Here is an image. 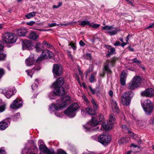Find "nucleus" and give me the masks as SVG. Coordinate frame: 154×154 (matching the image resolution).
<instances>
[{
    "instance_id": "1",
    "label": "nucleus",
    "mask_w": 154,
    "mask_h": 154,
    "mask_svg": "<svg viewBox=\"0 0 154 154\" xmlns=\"http://www.w3.org/2000/svg\"><path fill=\"white\" fill-rule=\"evenodd\" d=\"M63 83V79L60 77L53 83L52 87L54 88V90L48 94V97L50 99H54L57 95L60 96L64 95L65 92L64 88L61 87Z\"/></svg>"
},
{
    "instance_id": "2",
    "label": "nucleus",
    "mask_w": 154,
    "mask_h": 154,
    "mask_svg": "<svg viewBox=\"0 0 154 154\" xmlns=\"http://www.w3.org/2000/svg\"><path fill=\"white\" fill-rule=\"evenodd\" d=\"M104 120V116L101 114H99L94 117H92L91 121L83 126L86 131L90 130L92 127L96 126L102 122Z\"/></svg>"
},
{
    "instance_id": "3",
    "label": "nucleus",
    "mask_w": 154,
    "mask_h": 154,
    "mask_svg": "<svg viewBox=\"0 0 154 154\" xmlns=\"http://www.w3.org/2000/svg\"><path fill=\"white\" fill-rule=\"evenodd\" d=\"M70 100V97L69 96L63 97L61 99L58 100L57 101L56 104L57 109L59 110L63 109L68 105Z\"/></svg>"
},
{
    "instance_id": "4",
    "label": "nucleus",
    "mask_w": 154,
    "mask_h": 154,
    "mask_svg": "<svg viewBox=\"0 0 154 154\" xmlns=\"http://www.w3.org/2000/svg\"><path fill=\"white\" fill-rule=\"evenodd\" d=\"M79 107V106L77 103H74L65 110L64 113L65 114L70 118L73 117L75 116L76 111Z\"/></svg>"
},
{
    "instance_id": "5",
    "label": "nucleus",
    "mask_w": 154,
    "mask_h": 154,
    "mask_svg": "<svg viewBox=\"0 0 154 154\" xmlns=\"http://www.w3.org/2000/svg\"><path fill=\"white\" fill-rule=\"evenodd\" d=\"M133 96L134 93L131 91H127L123 94L121 98L122 104L125 106L129 105Z\"/></svg>"
},
{
    "instance_id": "6",
    "label": "nucleus",
    "mask_w": 154,
    "mask_h": 154,
    "mask_svg": "<svg viewBox=\"0 0 154 154\" xmlns=\"http://www.w3.org/2000/svg\"><path fill=\"white\" fill-rule=\"evenodd\" d=\"M17 39V36L11 33H6L2 36V39L6 43H13L16 42Z\"/></svg>"
},
{
    "instance_id": "7",
    "label": "nucleus",
    "mask_w": 154,
    "mask_h": 154,
    "mask_svg": "<svg viewBox=\"0 0 154 154\" xmlns=\"http://www.w3.org/2000/svg\"><path fill=\"white\" fill-rule=\"evenodd\" d=\"M141 78L140 76H137L134 77L132 80L128 84V88L134 90L138 87L140 85Z\"/></svg>"
},
{
    "instance_id": "8",
    "label": "nucleus",
    "mask_w": 154,
    "mask_h": 154,
    "mask_svg": "<svg viewBox=\"0 0 154 154\" xmlns=\"http://www.w3.org/2000/svg\"><path fill=\"white\" fill-rule=\"evenodd\" d=\"M117 60V58L113 57L111 59V60H107L106 63L104 64L103 69L107 72V74H110L112 73V71L109 69V65L110 66L113 67L115 63V62Z\"/></svg>"
},
{
    "instance_id": "9",
    "label": "nucleus",
    "mask_w": 154,
    "mask_h": 154,
    "mask_svg": "<svg viewBox=\"0 0 154 154\" xmlns=\"http://www.w3.org/2000/svg\"><path fill=\"white\" fill-rule=\"evenodd\" d=\"M53 53L48 50H45L42 51V54L36 60L37 61H41L43 60L52 57Z\"/></svg>"
},
{
    "instance_id": "10",
    "label": "nucleus",
    "mask_w": 154,
    "mask_h": 154,
    "mask_svg": "<svg viewBox=\"0 0 154 154\" xmlns=\"http://www.w3.org/2000/svg\"><path fill=\"white\" fill-rule=\"evenodd\" d=\"M91 102L93 105L94 109H92L91 107H88L85 109V111L89 115L92 116L96 114V111L97 108V105L94 99H92Z\"/></svg>"
},
{
    "instance_id": "11",
    "label": "nucleus",
    "mask_w": 154,
    "mask_h": 154,
    "mask_svg": "<svg viewBox=\"0 0 154 154\" xmlns=\"http://www.w3.org/2000/svg\"><path fill=\"white\" fill-rule=\"evenodd\" d=\"M111 140L110 136L102 134L100 135L98 137V141L102 144L106 145L108 144Z\"/></svg>"
},
{
    "instance_id": "12",
    "label": "nucleus",
    "mask_w": 154,
    "mask_h": 154,
    "mask_svg": "<svg viewBox=\"0 0 154 154\" xmlns=\"http://www.w3.org/2000/svg\"><path fill=\"white\" fill-rule=\"evenodd\" d=\"M103 30H108V33L110 35L116 34L118 32L120 31V29L115 28L112 26H106L102 28Z\"/></svg>"
},
{
    "instance_id": "13",
    "label": "nucleus",
    "mask_w": 154,
    "mask_h": 154,
    "mask_svg": "<svg viewBox=\"0 0 154 154\" xmlns=\"http://www.w3.org/2000/svg\"><path fill=\"white\" fill-rule=\"evenodd\" d=\"M16 92L15 89L14 88L12 89L6 88L2 90V93L8 98H10Z\"/></svg>"
},
{
    "instance_id": "14",
    "label": "nucleus",
    "mask_w": 154,
    "mask_h": 154,
    "mask_svg": "<svg viewBox=\"0 0 154 154\" xmlns=\"http://www.w3.org/2000/svg\"><path fill=\"white\" fill-rule=\"evenodd\" d=\"M52 70L54 74L59 76L62 74V68L60 65L55 64L53 66Z\"/></svg>"
},
{
    "instance_id": "15",
    "label": "nucleus",
    "mask_w": 154,
    "mask_h": 154,
    "mask_svg": "<svg viewBox=\"0 0 154 154\" xmlns=\"http://www.w3.org/2000/svg\"><path fill=\"white\" fill-rule=\"evenodd\" d=\"M23 102L19 99L17 98L14 100L10 105V107L12 109H17L23 106Z\"/></svg>"
},
{
    "instance_id": "16",
    "label": "nucleus",
    "mask_w": 154,
    "mask_h": 154,
    "mask_svg": "<svg viewBox=\"0 0 154 154\" xmlns=\"http://www.w3.org/2000/svg\"><path fill=\"white\" fill-rule=\"evenodd\" d=\"M141 95L149 97H153L154 96V90L152 88L147 89L141 92Z\"/></svg>"
},
{
    "instance_id": "17",
    "label": "nucleus",
    "mask_w": 154,
    "mask_h": 154,
    "mask_svg": "<svg viewBox=\"0 0 154 154\" xmlns=\"http://www.w3.org/2000/svg\"><path fill=\"white\" fill-rule=\"evenodd\" d=\"M39 148L40 151L46 154H55L53 149H48L45 145L41 144L39 146Z\"/></svg>"
},
{
    "instance_id": "18",
    "label": "nucleus",
    "mask_w": 154,
    "mask_h": 154,
    "mask_svg": "<svg viewBox=\"0 0 154 154\" xmlns=\"http://www.w3.org/2000/svg\"><path fill=\"white\" fill-rule=\"evenodd\" d=\"M35 62L36 61L34 59L33 54H31L29 57L27 58L25 60L26 64L28 66L34 64Z\"/></svg>"
},
{
    "instance_id": "19",
    "label": "nucleus",
    "mask_w": 154,
    "mask_h": 154,
    "mask_svg": "<svg viewBox=\"0 0 154 154\" xmlns=\"http://www.w3.org/2000/svg\"><path fill=\"white\" fill-rule=\"evenodd\" d=\"M22 45L23 49H30L32 48V44L31 41L25 40L23 42Z\"/></svg>"
},
{
    "instance_id": "20",
    "label": "nucleus",
    "mask_w": 154,
    "mask_h": 154,
    "mask_svg": "<svg viewBox=\"0 0 154 154\" xmlns=\"http://www.w3.org/2000/svg\"><path fill=\"white\" fill-rule=\"evenodd\" d=\"M112 111L114 112L118 113L119 112L120 110L116 101H113L112 102Z\"/></svg>"
},
{
    "instance_id": "21",
    "label": "nucleus",
    "mask_w": 154,
    "mask_h": 154,
    "mask_svg": "<svg viewBox=\"0 0 154 154\" xmlns=\"http://www.w3.org/2000/svg\"><path fill=\"white\" fill-rule=\"evenodd\" d=\"M113 125V124H112L111 123L108 122L106 123L105 122L103 123L101 126L105 131H107L112 129Z\"/></svg>"
},
{
    "instance_id": "22",
    "label": "nucleus",
    "mask_w": 154,
    "mask_h": 154,
    "mask_svg": "<svg viewBox=\"0 0 154 154\" xmlns=\"http://www.w3.org/2000/svg\"><path fill=\"white\" fill-rule=\"evenodd\" d=\"M146 114V115H150L152 112L153 109V105H151L148 107L143 108Z\"/></svg>"
},
{
    "instance_id": "23",
    "label": "nucleus",
    "mask_w": 154,
    "mask_h": 154,
    "mask_svg": "<svg viewBox=\"0 0 154 154\" xmlns=\"http://www.w3.org/2000/svg\"><path fill=\"white\" fill-rule=\"evenodd\" d=\"M35 48L36 51L38 52H41L43 51L44 48L42 45L39 42H37L36 43Z\"/></svg>"
},
{
    "instance_id": "24",
    "label": "nucleus",
    "mask_w": 154,
    "mask_h": 154,
    "mask_svg": "<svg viewBox=\"0 0 154 154\" xmlns=\"http://www.w3.org/2000/svg\"><path fill=\"white\" fill-rule=\"evenodd\" d=\"M26 32L25 29H19L16 31V33L19 36H24Z\"/></svg>"
},
{
    "instance_id": "25",
    "label": "nucleus",
    "mask_w": 154,
    "mask_h": 154,
    "mask_svg": "<svg viewBox=\"0 0 154 154\" xmlns=\"http://www.w3.org/2000/svg\"><path fill=\"white\" fill-rule=\"evenodd\" d=\"M2 121L0 122V130H4L8 127V123L6 122Z\"/></svg>"
},
{
    "instance_id": "26",
    "label": "nucleus",
    "mask_w": 154,
    "mask_h": 154,
    "mask_svg": "<svg viewBox=\"0 0 154 154\" xmlns=\"http://www.w3.org/2000/svg\"><path fill=\"white\" fill-rule=\"evenodd\" d=\"M141 105L143 108L146 107H148L150 105L152 104L149 100L147 99L145 100L143 103H142Z\"/></svg>"
},
{
    "instance_id": "27",
    "label": "nucleus",
    "mask_w": 154,
    "mask_h": 154,
    "mask_svg": "<svg viewBox=\"0 0 154 154\" xmlns=\"http://www.w3.org/2000/svg\"><path fill=\"white\" fill-rule=\"evenodd\" d=\"M38 36V35L34 32H31L29 36V38L33 40H36Z\"/></svg>"
},
{
    "instance_id": "28",
    "label": "nucleus",
    "mask_w": 154,
    "mask_h": 154,
    "mask_svg": "<svg viewBox=\"0 0 154 154\" xmlns=\"http://www.w3.org/2000/svg\"><path fill=\"white\" fill-rule=\"evenodd\" d=\"M109 123H111L112 124H114L116 122V118L114 115L112 114H111L109 115V119L108 122Z\"/></svg>"
},
{
    "instance_id": "29",
    "label": "nucleus",
    "mask_w": 154,
    "mask_h": 154,
    "mask_svg": "<svg viewBox=\"0 0 154 154\" xmlns=\"http://www.w3.org/2000/svg\"><path fill=\"white\" fill-rule=\"evenodd\" d=\"M122 128L123 130L125 131L126 133H130L131 135H134V136L133 137L134 138H135L133 133L130 131H129L128 128L127 127L126 125H123L122 126Z\"/></svg>"
},
{
    "instance_id": "30",
    "label": "nucleus",
    "mask_w": 154,
    "mask_h": 154,
    "mask_svg": "<svg viewBox=\"0 0 154 154\" xmlns=\"http://www.w3.org/2000/svg\"><path fill=\"white\" fill-rule=\"evenodd\" d=\"M79 24L83 26L85 25H88L89 26H91L90 22L88 20L82 21Z\"/></svg>"
},
{
    "instance_id": "31",
    "label": "nucleus",
    "mask_w": 154,
    "mask_h": 154,
    "mask_svg": "<svg viewBox=\"0 0 154 154\" xmlns=\"http://www.w3.org/2000/svg\"><path fill=\"white\" fill-rule=\"evenodd\" d=\"M36 13V12L33 11L26 14L25 17L27 19H30L35 16Z\"/></svg>"
},
{
    "instance_id": "32",
    "label": "nucleus",
    "mask_w": 154,
    "mask_h": 154,
    "mask_svg": "<svg viewBox=\"0 0 154 154\" xmlns=\"http://www.w3.org/2000/svg\"><path fill=\"white\" fill-rule=\"evenodd\" d=\"M128 138L127 137H122L121 139L118 140V142L119 144H122L126 143L128 140Z\"/></svg>"
},
{
    "instance_id": "33",
    "label": "nucleus",
    "mask_w": 154,
    "mask_h": 154,
    "mask_svg": "<svg viewBox=\"0 0 154 154\" xmlns=\"http://www.w3.org/2000/svg\"><path fill=\"white\" fill-rule=\"evenodd\" d=\"M56 104H52L50 106L49 108V110L52 112L55 110H59L57 109Z\"/></svg>"
},
{
    "instance_id": "34",
    "label": "nucleus",
    "mask_w": 154,
    "mask_h": 154,
    "mask_svg": "<svg viewBox=\"0 0 154 154\" xmlns=\"http://www.w3.org/2000/svg\"><path fill=\"white\" fill-rule=\"evenodd\" d=\"M6 57V54L2 52H0V61L4 60Z\"/></svg>"
},
{
    "instance_id": "35",
    "label": "nucleus",
    "mask_w": 154,
    "mask_h": 154,
    "mask_svg": "<svg viewBox=\"0 0 154 154\" xmlns=\"http://www.w3.org/2000/svg\"><path fill=\"white\" fill-rule=\"evenodd\" d=\"M96 73L92 74L91 75L90 78V81L91 82H93L95 80V76L96 75Z\"/></svg>"
},
{
    "instance_id": "36",
    "label": "nucleus",
    "mask_w": 154,
    "mask_h": 154,
    "mask_svg": "<svg viewBox=\"0 0 154 154\" xmlns=\"http://www.w3.org/2000/svg\"><path fill=\"white\" fill-rule=\"evenodd\" d=\"M20 113L19 112L17 113L15 115L12 117V119L14 121H16L19 118Z\"/></svg>"
},
{
    "instance_id": "37",
    "label": "nucleus",
    "mask_w": 154,
    "mask_h": 154,
    "mask_svg": "<svg viewBox=\"0 0 154 154\" xmlns=\"http://www.w3.org/2000/svg\"><path fill=\"white\" fill-rule=\"evenodd\" d=\"M127 74L125 71H123L122 73L121 78L126 79Z\"/></svg>"
},
{
    "instance_id": "38",
    "label": "nucleus",
    "mask_w": 154,
    "mask_h": 154,
    "mask_svg": "<svg viewBox=\"0 0 154 154\" xmlns=\"http://www.w3.org/2000/svg\"><path fill=\"white\" fill-rule=\"evenodd\" d=\"M69 45L71 46L73 50H75L76 49V44L73 43V42H71Z\"/></svg>"
},
{
    "instance_id": "39",
    "label": "nucleus",
    "mask_w": 154,
    "mask_h": 154,
    "mask_svg": "<svg viewBox=\"0 0 154 154\" xmlns=\"http://www.w3.org/2000/svg\"><path fill=\"white\" fill-rule=\"evenodd\" d=\"M93 22L91 23V26H90L92 27L93 28H98L99 26H100V25L97 24H93Z\"/></svg>"
},
{
    "instance_id": "40",
    "label": "nucleus",
    "mask_w": 154,
    "mask_h": 154,
    "mask_svg": "<svg viewBox=\"0 0 154 154\" xmlns=\"http://www.w3.org/2000/svg\"><path fill=\"white\" fill-rule=\"evenodd\" d=\"M131 61L133 63H137L138 64H140L141 63V61L138 60L137 59V58H134V59L131 60Z\"/></svg>"
},
{
    "instance_id": "41",
    "label": "nucleus",
    "mask_w": 154,
    "mask_h": 154,
    "mask_svg": "<svg viewBox=\"0 0 154 154\" xmlns=\"http://www.w3.org/2000/svg\"><path fill=\"white\" fill-rule=\"evenodd\" d=\"M115 49L113 48H111L108 51V52L110 54H113L114 53Z\"/></svg>"
},
{
    "instance_id": "42",
    "label": "nucleus",
    "mask_w": 154,
    "mask_h": 154,
    "mask_svg": "<svg viewBox=\"0 0 154 154\" xmlns=\"http://www.w3.org/2000/svg\"><path fill=\"white\" fill-rule=\"evenodd\" d=\"M26 72L27 73V74L29 76H30L31 78L32 77V75L33 73L32 70H26Z\"/></svg>"
},
{
    "instance_id": "43",
    "label": "nucleus",
    "mask_w": 154,
    "mask_h": 154,
    "mask_svg": "<svg viewBox=\"0 0 154 154\" xmlns=\"http://www.w3.org/2000/svg\"><path fill=\"white\" fill-rule=\"evenodd\" d=\"M57 154H67L66 152L61 149H59L57 150Z\"/></svg>"
},
{
    "instance_id": "44",
    "label": "nucleus",
    "mask_w": 154,
    "mask_h": 154,
    "mask_svg": "<svg viewBox=\"0 0 154 154\" xmlns=\"http://www.w3.org/2000/svg\"><path fill=\"white\" fill-rule=\"evenodd\" d=\"M5 105L3 104L0 106V112H2L5 110Z\"/></svg>"
},
{
    "instance_id": "45",
    "label": "nucleus",
    "mask_w": 154,
    "mask_h": 154,
    "mask_svg": "<svg viewBox=\"0 0 154 154\" xmlns=\"http://www.w3.org/2000/svg\"><path fill=\"white\" fill-rule=\"evenodd\" d=\"M126 79L121 78L120 82L121 85L123 86H124L126 84Z\"/></svg>"
},
{
    "instance_id": "46",
    "label": "nucleus",
    "mask_w": 154,
    "mask_h": 154,
    "mask_svg": "<svg viewBox=\"0 0 154 154\" xmlns=\"http://www.w3.org/2000/svg\"><path fill=\"white\" fill-rule=\"evenodd\" d=\"M37 88V85L36 83H34L32 85V90H36Z\"/></svg>"
},
{
    "instance_id": "47",
    "label": "nucleus",
    "mask_w": 154,
    "mask_h": 154,
    "mask_svg": "<svg viewBox=\"0 0 154 154\" xmlns=\"http://www.w3.org/2000/svg\"><path fill=\"white\" fill-rule=\"evenodd\" d=\"M4 47V44L2 42H0V51L2 50Z\"/></svg>"
},
{
    "instance_id": "48",
    "label": "nucleus",
    "mask_w": 154,
    "mask_h": 154,
    "mask_svg": "<svg viewBox=\"0 0 154 154\" xmlns=\"http://www.w3.org/2000/svg\"><path fill=\"white\" fill-rule=\"evenodd\" d=\"M82 99L84 100H85L87 103H88L89 102L88 99L85 95H83L82 96Z\"/></svg>"
},
{
    "instance_id": "49",
    "label": "nucleus",
    "mask_w": 154,
    "mask_h": 154,
    "mask_svg": "<svg viewBox=\"0 0 154 154\" xmlns=\"http://www.w3.org/2000/svg\"><path fill=\"white\" fill-rule=\"evenodd\" d=\"M4 74V70L0 68V79L2 78Z\"/></svg>"
},
{
    "instance_id": "50",
    "label": "nucleus",
    "mask_w": 154,
    "mask_h": 154,
    "mask_svg": "<svg viewBox=\"0 0 154 154\" xmlns=\"http://www.w3.org/2000/svg\"><path fill=\"white\" fill-rule=\"evenodd\" d=\"M0 154H6V152L2 148H0Z\"/></svg>"
},
{
    "instance_id": "51",
    "label": "nucleus",
    "mask_w": 154,
    "mask_h": 154,
    "mask_svg": "<svg viewBox=\"0 0 154 154\" xmlns=\"http://www.w3.org/2000/svg\"><path fill=\"white\" fill-rule=\"evenodd\" d=\"M72 23V22H69L66 23H61L60 24V26H66L71 25Z\"/></svg>"
},
{
    "instance_id": "52",
    "label": "nucleus",
    "mask_w": 154,
    "mask_h": 154,
    "mask_svg": "<svg viewBox=\"0 0 154 154\" xmlns=\"http://www.w3.org/2000/svg\"><path fill=\"white\" fill-rule=\"evenodd\" d=\"M35 23V22L34 21H31L29 22H27L26 24L29 26H32L33 24Z\"/></svg>"
},
{
    "instance_id": "53",
    "label": "nucleus",
    "mask_w": 154,
    "mask_h": 154,
    "mask_svg": "<svg viewBox=\"0 0 154 154\" xmlns=\"http://www.w3.org/2000/svg\"><path fill=\"white\" fill-rule=\"evenodd\" d=\"M89 89L93 94H95V90L92 88V87L91 86L89 87Z\"/></svg>"
},
{
    "instance_id": "54",
    "label": "nucleus",
    "mask_w": 154,
    "mask_h": 154,
    "mask_svg": "<svg viewBox=\"0 0 154 154\" xmlns=\"http://www.w3.org/2000/svg\"><path fill=\"white\" fill-rule=\"evenodd\" d=\"M48 25L50 27H51L56 26V23H49L48 24Z\"/></svg>"
},
{
    "instance_id": "55",
    "label": "nucleus",
    "mask_w": 154,
    "mask_h": 154,
    "mask_svg": "<svg viewBox=\"0 0 154 154\" xmlns=\"http://www.w3.org/2000/svg\"><path fill=\"white\" fill-rule=\"evenodd\" d=\"M86 57L88 59L91 60V56L90 54H87Z\"/></svg>"
},
{
    "instance_id": "56",
    "label": "nucleus",
    "mask_w": 154,
    "mask_h": 154,
    "mask_svg": "<svg viewBox=\"0 0 154 154\" xmlns=\"http://www.w3.org/2000/svg\"><path fill=\"white\" fill-rule=\"evenodd\" d=\"M79 44L81 46H84L85 45V43L82 40H81L79 42Z\"/></svg>"
},
{
    "instance_id": "57",
    "label": "nucleus",
    "mask_w": 154,
    "mask_h": 154,
    "mask_svg": "<svg viewBox=\"0 0 154 154\" xmlns=\"http://www.w3.org/2000/svg\"><path fill=\"white\" fill-rule=\"evenodd\" d=\"M67 54H68V56L70 57V58L72 60H73V57H72V55L71 54V53L70 52H68V53H67Z\"/></svg>"
},
{
    "instance_id": "58",
    "label": "nucleus",
    "mask_w": 154,
    "mask_h": 154,
    "mask_svg": "<svg viewBox=\"0 0 154 154\" xmlns=\"http://www.w3.org/2000/svg\"><path fill=\"white\" fill-rule=\"evenodd\" d=\"M154 27V23H152L149 25L147 27V28H152L153 27Z\"/></svg>"
},
{
    "instance_id": "59",
    "label": "nucleus",
    "mask_w": 154,
    "mask_h": 154,
    "mask_svg": "<svg viewBox=\"0 0 154 154\" xmlns=\"http://www.w3.org/2000/svg\"><path fill=\"white\" fill-rule=\"evenodd\" d=\"M120 45V42L118 41H116V42L114 43V45L115 46H117Z\"/></svg>"
},
{
    "instance_id": "60",
    "label": "nucleus",
    "mask_w": 154,
    "mask_h": 154,
    "mask_svg": "<svg viewBox=\"0 0 154 154\" xmlns=\"http://www.w3.org/2000/svg\"><path fill=\"white\" fill-rule=\"evenodd\" d=\"M46 48H51L52 47V45L48 44V43L46 44Z\"/></svg>"
},
{
    "instance_id": "61",
    "label": "nucleus",
    "mask_w": 154,
    "mask_h": 154,
    "mask_svg": "<svg viewBox=\"0 0 154 154\" xmlns=\"http://www.w3.org/2000/svg\"><path fill=\"white\" fill-rule=\"evenodd\" d=\"M109 94L111 97H112L113 94V91L111 90H110L109 92Z\"/></svg>"
},
{
    "instance_id": "62",
    "label": "nucleus",
    "mask_w": 154,
    "mask_h": 154,
    "mask_svg": "<svg viewBox=\"0 0 154 154\" xmlns=\"http://www.w3.org/2000/svg\"><path fill=\"white\" fill-rule=\"evenodd\" d=\"M127 44V42H122V43L121 44V46L122 47H124L125 45H126Z\"/></svg>"
},
{
    "instance_id": "63",
    "label": "nucleus",
    "mask_w": 154,
    "mask_h": 154,
    "mask_svg": "<svg viewBox=\"0 0 154 154\" xmlns=\"http://www.w3.org/2000/svg\"><path fill=\"white\" fill-rule=\"evenodd\" d=\"M55 115H56V116H57L61 117L60 114L59 113L57 112H55Z\"/></svg>"
},
{
    "instance_id": "64",
    "label": "nucleus",
    "mask_w": 154,
    "mask_h": 154,
    "mask_svg": "<svg viewBox=\"0 0 154 154\" xmlns=\"http://www.w3.org/2000/svg\"><path fill=\"white\" fill-rule=\"evenodd\" d=\"M38 143L39 144V145H40L41 144H43V141L41 140H39V141H38Z\"/></svg>"
}]
</instances>
